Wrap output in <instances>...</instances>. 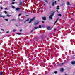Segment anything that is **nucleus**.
I'll return each instance as SVG.
<instances>
[{
	"label": "nucleus",
	"instance_id": "obj_39",
	"mask_svg": "<svg viewBox=\"0 0 75 75\" xmlns=\"http://www.w3.org/2000/svg\"><path fill=\"white\" fill-rule=\"evenodd\" d=\"M19 21H21L20 19H19Z\"/></svg>",
	"mask_w": 75,
	"mask_h": 75
},
{
	"label": "nucleus",
	"instance_id": "obj_54",
	"mask_svg": "<svg viewBox=\"0 0 75 75\" xmlns=\"http://www.w3.org/2000/svg\"><path fill=\"white\" fill-rule=\"evenodd\" d=\"M0 33H1V32H0Z\"/></svg>",
	"mask_w": 75,
	"mask_h": 75
},
{
	"label": "nucleus",
	"instance_id": "obj_34",
	"mask_svg": "<svg viewBox=\"0 0 75 75\" xmlns=\"http://www.w3.org/2000/svg\"><path fill=\"white\" fill-rule=\"evenodd\" d=\"M56 3H57V1H55L54 4H56Z\"/></svg>",
	"mask_w": 75,
	"mask_h": 75
},
{
	"label": "nucleus",
	"instance_id": "obj_19",
	"mask_svg": "<svg viewBox=\"0 0 75 75\" xmlns=\"http://www.w3.org/2000/svg\"><path fill=\"white\" fill-rule=\"evenodd\" d=\"M41 28V25H39V26L38 27V28Z\"/></svg>",
	"mask_w": 75,
	"mask_h": 75
},
{
	"label": "nucleus",
	"instance_id": "obj_3",
	"mask_svg": "<svg viewBox=\"0 0 75 75\" xmlns=\"http://www.w3.org/2000/svg\"><path fill=\"white\" fill-rule=\"evenodd\" d=\"M46 28L48 29V30H51L52 29L51 28V27L50 26H47Z\"/></svg>",
	"mask_w": 75,
	"mask_h": 75
},
{
	"label": "nucleus",
	"instance_id": "obj_25",
	"mask_svg": "<svg viewBox=\"0 0 75 75\" xmlns=\"http://www.w3.org/2000/svg\"><path fill=\"white\" fill-rule=\"evenodd\" d=\"M53 3H52V6H54V1H53Z\"/></svg>",
	"mask_w": 75,
	"mask_h": 75
},
{
	"label": "nucleus",
	"instance_id": "obj_28",
	"mask_svg": "<svg viewBox=\"0 0 75 75\" xmlns=\"http://www.w3.org/2000/svg\"><path fill=\"white\" fill-rule=\"evenodd\" d=\"M34 31V29H33L31 31V33H33V31Z\"/></svg>",
	"mask_w": 75,
	"mask_h": 75
},
{
	"label": "nucleus",
	"instance_id": "obj_42",
	"mask_svg": "<svg viewBox=\"0 0 75 75\" xmlns=\"http://www.w3.org/2000/svg\"><path fill=\"white\" fill-rule=\"evenodd\" d=\"M56 11H57V12H58V10H57Z\"/></svg>",
	"mask_w": 75,
	"mask_h": 75
},
{
	"label": "nucleus",
	"instance_id": "obj_9",
	"mask_svg": "<svg viewBox=\"0 0 75 75\" xmlns=\"http://www.w3.org/2000/svg\"><path fill=\"white\" fill-rule=\"evenodd\" d=\"M44 1H45V3H47L48 4V0H44Z\"/></svg>",
	"mask_w": 75,
	"mask_h": 75
},
{
	"label": "nucleus",
	"instance_id": "obj_45",
	"mask_svg": "<svg viewBox=\"0 0 75 75\" xmlns=\"http://www.w3.org/2000/svg\"><path fill=\"white\" fill-rule=\"evenodd\" d=\"M42 27H44V25H42Z\"/></svg>",
	"mask_w": 75,
	"mask_h": 75
},
{
	"label": "nucleus",
	"instance_id": "obj_32",
	"mask_svg": "<svg viewBox=\"0 0 75 75\" xmlns=\"http://www.w3.org/2000/svg\"><path fill=\"white\" fill-rule=\"evenodd\" d=\"M21 14H19V15H18L19 17H20V16H21Z\"/></svg>",
	"mask_w": 75,
	"mask_h": 75
},
{
	"label": "nucleus",
	"instance_id": "obj_49",
	"mask_svg": "<svg viewBox=\"0 0 75 75\" xmlns=\"http://www.w3.org/2000/svg\"><path fill=\"white\" fill-rule=\"evenodd\" d=\"M15 25H16V26H17V24H16Z\"/></svg>",
	"mask_w": 75,
	"mask_h": 75
},
{
	"label": "nucleus",
	"instance_id": "obj_6",
	"mask_svg": "<svg viewBox=\"0 0 75 75\" xmlns=\"http://www.w3.org/2000/svg\"><path fill=\"white\" fill-rule=\"evenodd\" d=\"M42 19L43 20H46V17H42Z\"/></svg>",
	"mask_w": 75,
	"mask_h": 75
},
{
	"label": "nucleus",
	"instance_id": "obj_31",
	"mask_svg": "<svg viewBox=\"0 0 75 75\" xmlns=\"http://www.w3.org/2000/svg\"><path fill=\"white\" fill-rule=\"evenodd\" d=\"M4 13L5 14H7V12H6V11H4Z\"/></svg>",
	"mask_w": 75,
	"mask_h": 75
},
{
	"label": "nucleus",
	"instance_id": "obj_13",
	"mask_svg": "<svg viewBox=\"0 0 75 75\" xmlns=\"http://www.w3.org/2000/svg\"><path fill=\"white\" fill-rule=\"evenodd\" d=\"M71 4L70 3H69V2H67V5H70Z\"/></svg>",
	"mask_w": 75,
	"mask_h": 75
},
{
	"label": "nucleus",
	"instance_id": "obj_12",
	"mask_svg": "<svg viewBox=\"0 0 75 75\" xmlns=\"http://www.w3.org/2000/svg\"><path fill=\"white\" fill-rule=\"evenodd\" d=\"M38 27H34V30H35V29H38Z\"/></svg>",
	"mask_w": 75,
	"mask_h": 75
},
{
	"label": "nucleus",
	"instance_id": "obj_29",
	"mask_svg": "<svg viewBox=\"0 0 75 75\" xmlns=\"http://www.w3.org/2000/svg\"><path fill=\"white\" fill-rule=\"evenodd\" d=\"M4 20H5V21H7L8 20V19H5Z\"/></svg>",
	"mask_w": 75,
	"mask_h": 75
},
{
	"label": "nucleus",
	"instance_id": "obj_33",
	"mask_svg": "<svg viewBox=\"0 0 75 75\" xmlns=\"http://www.w3.org/2000/svg\"><path fill=\"white\" fill-rule=\"evenodd\" d=\"M20 32H22V29H21L20 30Z\"/></svg>",
	"mask_w": 75,
	"mask_h": 75
},
{
	"label": "nucleus",
	"instance_id": "obj_15",
	"mask_svg": "<svg viewBox=\"0 0 75 75\" xmlns=\"http://www.w3.org/2000/svg\"><path fill=\"white\" fill-rule=\"evenodd\" d=\"M0 17H3V18H4V17H5V16H1V15L0 16Z\"/></svg>",
	"mask_w": 75,
	"mask_h": 75
},
{
	"label": "nucleus",
	"instance_id": "obj_35",
	"mask_svg": "<svg viewBox=\"0 0 75 75\" xmlns=\"http://www.w3.org/2000/svg\"><path fill=\"white\" fill-rule=\"evenodd\" d=\"M9 33V31H7L6 32V33Z\"/></svg>",
	"mask_w": 75,
	"mask_h": 75
},
{
	"label": "nucleus",
	"instance_id": "obj_36",
	"mask_svg": "<svg viewBox=\"0 0 75 75\" xmlns=\"http://www.w3.org/2000/svg\"><path fill=\"white\" fill-rule=\"evenodd\" d=\"M3 9V8L2 7H1V9L2 10Z\"/></svg>",
	"mask_w": 75,
	"mask_h": 75
},
{
	"label": "nucleus",
	"instance_id": "obj_40",
	"mask_svg": "<svg viewBox=\"0 0 75 75\" xmlns=\"http://www.w3.org/2000/svg\"><path fill=\"white\" fill-rule=\"evenodd\" d=\"M50 8H51V6H50Z\"/></svg>",
	"mask_w": 75,
	"mask_h": 75
},
{
	"label": "nucleus",
	"instance_id": "obj_52",
	"mask_svg": "<svg viewBox=\"0 0 75 75\" xmlns=\"http://www.w3.org/2000/svg\"><path fill=\"white\" fill-rule=\"evenodd\" d=\"M24 2H25V1H23V3H24Z\"/></svg>",
	"mask_w": 75,
	"mask_h": 75
},
{
	"label": "nucleus",
	"instance_id": "obj_8",
	"mask_svg": "<svg viewBox=\"0 0 75 75\" xmlns=\"http://www.w3.org/2000/svg\"><path fill=\"white\" fill-rule=\"evenodd\" d=\"M71 64H75V61H72L71 62Z\"/></svg>",
	"mask_w": 75,
	"mask_h": 75
},
{
	"label": "nucleus",
	"instance_id": "obj_43",
	"mask_svg": "<svg viewBox=\"0 0 75 75\" xmlns=\"http://www.w3.org/2000/svg\"><path fill=\"white\" fill-rule=\"evenodd\" d=\"M5 9V10H7V8H6Z\"/></svg>",
	"mask_w": 75,
	"mask_h": 75
},
{
	"label": "nucleus",
	"instance_id": "obj_50",
	"mask_svg": "<svg viewBox=\"0 0 75 75\" xmlns=\"http://www.w3.org/2000/svg\"><path fill=\"white\" fill-rule=\"evenodd\" d=\"M65 75H67V74H65Z\"/></svg>",
	"mask_w": 75,
	"mask_h": 75
},
{
	"label": "nucleus",
	"instance_id": "obj_47",
	"mask_svg": "<svg viewBox=\"0 0 75 75\" xmlns=\"http://www.w3.org/2000/svg\"><path fill=\"white\" fill-rule=\"evenodd\" d=\"M44 6H45V4H44Z\"/></svg>",
	"mask_w": 75,
	"mask_h": 75
},
{
	"label": "nucleus",
	"instance_id": "obj_20",
	"mask_svg": "<svg viewBox=\"0 0 75 75\" xmlns=\"http://www.w3.org/2000/svg\"><path fill=\"white\" fill-rule=\"evenodd\" d=\"M58 16L59 17H61V16H62V15H61V14H58Z\"/></svg>",
	"mask_w": 75,
	"mask_h": 75
},
{
	"label": "nucleus",
	"instance_id": "obj_41",
	"mask_svg": "<svg viewBox=\"0 0 75 75\" xmlns=\"http://www.w3.org/2000/svg\"><path fill=\"white\" fill-rule=\"evenodd\" d=\"M54 30H55L56 31V30H57V29H54Z\"/></svg>",
	"mask_w": 75,
	"mask_h": 75
},
{
	"label": "nucleus",
	"instance_id": "obj_44",
	"mask_svg": "<svg viewBox=\"0 0 75 75\" xmlns=\"http://www.w3.org/2000/svg\"><path fill=\"white\" fill-rule=\"evenodd\" d=\"M26 16H28V15H26Z\"/></svg>",
	"mask_w": 75,
	"mask_h": 75
},
{
	"label": "nucleus",
	"instance_id": "obj_14",
	"mask_svg": "<svg viewBox=\"0 0 75 75\" xmlns=\"http://www.w3.org/2000/svg\"><path fill=\"white\" fill-rule=\"evenodd\" d=\"M17 34H18V35H21L23 34H21L20 33H17Z\"/></svg>",
	"mask_w": 75,
	"mask_h": 75
},
{
	"label": "nucleus",
	"instance_id": "obj_4",
	"mask_svg": "<svg viewBox=\"0 0 75 75\" xmlns=\"http://www.w3.org/2000/svg\"><path fill=\"white\" fill-rule=\"evenodd\" d=\"M38 24H39V22H38L37 23L36 22H35L34 23V25H38Z\"/></svg>",
	"mask_w": 75,
	"mask_h": 75
},
{
	"label": "nucleus",
	"instance_id": "obj_2",
	"mask_svg": "<svg viewBox=\"0 0 75 75\" xmlns=\"http://www.w3.org/2000/svg\"><path fill=\"white\" fill-rule=\"evenodd\" d=\"M35 17H34L32 19H30V21L29 22V24H30V23H31V21H34V20H35Z\"/></svg>",
	"mask_w": 75,
	"mask_h": 75
},
{
	"label": "nucleus",
	"instance_id": "obj_53",
	"mask_svg": "<svg viewBox=\"0 0 75 75\" xmlns=\"http://www.w3.org/2000/svg\"><path fill=\"white\" fill-rule=\"evenodd\" d=\"M58 1H59V0H58Z\"/></svg>",
	"mask_w": 75,
	"mask_h": 75
},
{
	"label": "nucleus",
	"instance_id": "obj_48",
	"mask_svg": "<svg viewBox=\"0 0 75 75\" xmlns=\"http://www.w3.org/2000/svg\"><path fill=\"white\" fill-rule=\"evenodd\" d=\"M52 1H54V0H52Z\"/></svg>",
	"mask_w": 75,
	"mask_h": 75
},
{
	"label": "nucleus",
	"instance_id": "obj_17",
	"mask_svg": "<svg viewBox=\"0 0 75 75\" xmlns=\"http://www.w3.org/2000/svg\"><path fill=\"white\" fill-rule=\"evenodd\" d=\"M64 68H61L60 69V71H64Z\"/></svg>",
	"mask_w": 75,
	"mask_h": 75
},
{
	"label": "nucleus",
	"instance_id": "obj_10",
	"mask_svg": "<svg viewBox=\"0 0 75 75\" xmlns=\"http://www.w3.org/2000/svg\"><path fill=\"white\" fill-rule=\"evenodd\" d=\"M20 10V8H16V10H17V11H18V10Z\"/></svg>",
	"mask_w": 75,
	"mask_h": 75
},
{
	"label": "nucleus",
	"instance_id": "obj_22",
	"mask_svg": "<svg viewBox=\"0 0 75 75\" xmlns=\"http://www.w3.org/2000/svg\"><path fill=\"white\" fill-rule=\"evenodd\" d=\"M59 6H57V9H58V10H59Z\"/></svg>",
	"mask_w": 75,
	"mask_h": 75
},
{
	"label": "nucleus",
	"instance_id": "obj_30",
	"mask_svg": "<svg viewBox=\"0 0 75 75\" xmlns=\"http://www.w3.org/2000/svg\"><path fill=\"white\" fill-rule=\"evenodd\" d=\"M13 32H15L16 31V30H15V29H13Z\"/></svg>",
	"mask_w": 75,
	"mask_h": 75
},
{
	"label": "nucleus",
	"instance_id": "obj_26",
	"mask_svg": "<svg viewBox=\"0 0 75 75\" xmlns=\"http://www.w3.org/2000/svg\"><path fill=\"white\" fill-rule=\"evenodd\" d=\"M54 73L55 74H57V73H58V72H57V71H55L54 72Z\"/></svg>",
	"mask_w": 75,
	"mask_h": 75
},
{
	"label": "nucleus",
	"instance_id": "obj_1",
	"mask_svg": "<svg viewBox=\"0 0 75 75\" xmlns=\"http://www.w3.org/2000/svg\"><path fill=\"white\" fill-rule=\"evenodd\" d=\"M52 13L51 15H50L49 16V18L50 19H51V20H52V16L54 15V14L55 13V12H54V11H53L52 12Z\"/></svg>",
	"mask_w": 75,
	"mask_h": 75
},
{
	"label": "nucleus",
	"instance_id": "obj_21",
	"mask_svg": "<svg viewBox=\"0 0 75 75\" xmlns=\"http://www.w3.org/2000/svg\"><path fill=\"white\" fill-rule=\"evenodd\" d=\"M0 75H3V72L1 71L0 73Z\"/></svg>",
	"mask_w": 75,
	"mask_h": 75
},
{
	"label": "nucleus",
	"instance_id": "obj_24",
	"mask_svg": "<svg viewBox=\"0 0 75 75\" xmlns=\"http://www.w3.org/2000/svg\"><path fill=\"white\" fill-rule=\"evenodd\" d=\"M29 21V19H28L26 20L25 21V22L26 21Z\"/></svg>",
	"mask_w": 75,
	"mask_h": 75
},
{
	"label": "nucleus",
	"instance_id": "obj_18",
	"mask_svg": "<svg viewBox=\"0 0 75 75\" xmlns=\"http://www.w3.org/2000/svg\"><path fill=\"white\" fill-rule=\"evenodd\" d=\"M7 17H11V16L9 15V14H7L6 16Z\"/></svg>",
	"mask_w": 75,
	"mask_h": 75
},
{
	"label": "nucleus",
	"instance_id": "obj_23",
	"mask_svg": "<svg viewBox=\"0 0 75 75\" xmlns=\"http://www.w3.org/2000/svg\"><path fill=\"white\" fill-rule=\"evenodd\" d=\"M15 4V2H13L12 3H11V4Z\"/></svg>",
	"mask_w": 75,
	"mask_h": 75
},
{
	"label": "nucleus",
	"instance_id": "obj_38",
	"mask_svg": "<svg viewBox=\"0 0 75 75\" xmlns=\"http://www.w3.org/2000/svg\"><path fill=\"white\" fill-rule=\"evenodd\" d=\"M1 31H4V29H1Z\"/></svg>",
	"mask_w": 75,
	"mask_h": 75
},
{
	"label": "nucleus",
	"instance_id": "obj_11",
	"mask_svg": "<svg viewBox=\"0 0 75 75\" xmlns=\"http://www.w3.org/2000/svg\"><path fill=\"white\" fill-rule=\"evenodd\" d=\"M58 20H59V19L58 18H57L56 21L55 22V23H54V24H56V23H57V21H58Z\"/></svg>",
	"mask_w": 75,
	"mask_h": 75
},
{
	"label": "nucleus",
	"instance_id": "obj_46",
	"mask_svg": "<svg viewBox=\"0 0 75 75\" xmlns=\"http://www.w3.org/2000/svg\"><path fill=\"white\" fill-rule=\"evenodd\" d=\"M13 1H15V0H12Z\"/></svg>",
	"mask_w": 75,
	"mask_h": 75
},
{
	"label": "nucleus",
	"instance_id": "obj_5",
	"mask_svg": "<svg viewBox=\"0 0 75 75\" xmlns=\"http://www.w3.org/2000/svg\"><path fill=\"white\" fill-rule=\"evenodd\" d=\"M64 64H65V63H61L59 64V66H62V65H63Z\"/></svg>",
	"mask_w": 75,
	"mask_h": 75
},
{
	"label": "nucleus",
	"instance_id": "obj_27",
	"mask_svg": "<svg viewBox=\"0 0 75 75\" xmlns=\"http://www.w3.org/2000/svg\"><path fill=\"white\" fill-rule=\"evenodd\" d=\"M12 8H15V7H14V6H12Z\"/></svg>",
	"mask_w": 75,
	"mask_h": 75
},
{
	"label": "nucleus",
	"instance_id": "obj_16",
	"mask_svg": "<svg viewBox=\"0 0 75 75\" xmlns=\"http://www.w3.org/2000/svg\"><path fill=\"white\" fill-rule=\"evenodd\" d=\"M14 20H16V19H12L10 21H11V22H12V21H14Z\"/></svg>",
	"mask_w": 75,
	"mask_h": 75
},
{
	"label": "nucleus",
	"instance_id": "obj_7",
	"mask_svg": "<svg viewBox=\"0 0 75 75\" xmlns=\"http://www.w3.org/2000/svg\"><path fill=\"white\" fill-rule=\"evenodd\" d=\"M19 5L20 6H23V2H20Z\"/></svg>",
	"mask_w": 75,
	"mask_h": 75
},
{
	"label": "nucleus",
	"instance_id": "obj_37",
	"mask_svg": "<svg viewBox=\"0 0 75 75\" xmlns=\"http://www.w3.org/2000/svg\"><path fill=\"white\" fill-rule=\"evenodd\" d=\"M42 23H44V21H42Z\"/></svg>",
	"mask_w": 75,
	"mask_h": 75
},
{
	"label": "nucleus",
	"instance_id": "obj_51",
	"mask_svg": "<svg viewBox=\"0 0 75 75\" xmlns=\"http://www.w3.org/2000/svg\"><path fill=\"white\" fill-rule=\"evenodd\" d=\"M64 4H62V5H64Z\"/></svg>",
	"mask_w": 75,
	"mask_h": 75
}]
</instances>
